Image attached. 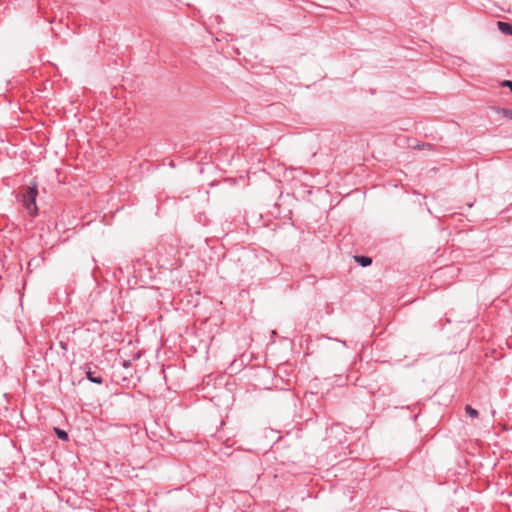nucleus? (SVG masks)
<instances>
[{"instance_id": "1", "label": "nucleus", "mask_w": 512, "mask_h": 512, "mask_svg": "<svg viewBox=\"0 0 512 512\" xmlns=\"http://www.w3.org/2000/svg\"><path fill=\"white\" fill-rule=\"evenodd\" d=\"M38 194L37 185L27 187L21 195V202L29 215H36L38 208L36 205V197Z\"/></svg>"}, {"instance_id": "2", "label": "nucleus", "mask_w": 512, "mask_h": 512, "mask_svg": "<svg viewBox=\"0 0 512 512\" xmlns=\"http://www.w3.org/2000/svg\"><path fill=\"white\" fill-rule=\"evenodd\" d=\"M497 27L503 34L512 36V24L504 21H497Z\"/></svg>"}, {"instance_id": "3", "label": "nucleus", "mask_w": 512, "mask_h": 512, "mask_svg": "<svg viewBox=\"0 0 512 512\" xmlns=\"http://www.w3.org/2000/svg\"><path fill=\"white\" fill-rule=\"evenodd\" d=\"M355 260L363 267H367L372 263V259L366 256H355Z\"/></svg>"}, {"instance_id": "4", "label": "nucleus", "mask_w": 512, "mask_h": 512, "mask_svg": "<svg viewBox=\"0 0 512 512\" xmlns=\"http://www.w3.org/2000/svg\"><path fill=\"white\" fill-rule=\"evenodd\" d=\"M86 376L90 382H93L96 384H101L103 382V378L101 376H94L91 371H87Z\"/></svg>"}, {"instance_id": "5", "label": "nucleus", "mask_w": 512, "mask_h": 512, "mask_svg": "<svg viewBox=\"0 0 512 512\" xmlns=\"http://www.w3.org/2000/svg\"><path fill=\"white\" fill-rule=\"evenodd\" d=\"M466 414L471 418H477L478 417V411L471 407L470 405H466L465 407Z\"/></svg>"}, {"instance_id": "6", "label": "nucleus", "mask_w": 512, "mask_h": 512, "mask_svg": "<svg viewBox=\"0 0 512 512\" xmlns=\"http://www.w3.org/2000/svg\"><path fill=\"white\" fill-rule=\"evenodd\" d=\"M56 433H57V436L62 439V440H67L68 439V434L63 431V430H60V429H57L56 430Z\"/></svg>"}, {"instance_id": "7", "label": "nucleus", "mask_w": 512, "mask_h": 512, "mask_svg": "<svg viewBox=\"0 0 512 512\" xmlns=\"http://www.w3.org/2000/svg\"><path fill=\"white\" fill-rule=\"evenodd\" d=\"M501 113L503 114V116H505V117H507V118L512 120V110H510V109H502Z\"/></svg>"}, {"instance_id": "8", "label": "nucleus", "mask_w": 512, "mask_h": 512, "mask_svg": "<svg viewBox=\"0 0 512 512\" xmlns=\"http://www.w3.org/2000/svg\"><path fill=\"white\" fill-rule=\"evenodd\" d=\"M503 86H506V87H509L510 90L512 91V81L510 80H505L502 84Z\"/></svg>"}]
</instances>
